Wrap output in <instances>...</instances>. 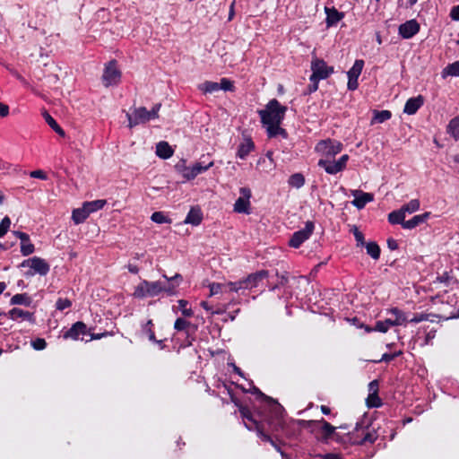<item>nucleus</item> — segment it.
Segmentation results:
<instances>
[{
    "label": "nucleus",
    "mask_w": 459,
    "mask_h": 459,
    "mask_svg": "<svg viewBox=\"0 0 459 459\" xmlns=\"http://www.w3.org/2000/svg\"><path fill=\"white\" fill-rule=\"evenodd\" d=\"M273 412L264 418L267 424L273 431H281L289 437H296L300 433L301 428H311L315 420L284 419V408L279 403H273Z\"/></svg>",
    "instance_id": "obj_1"
},
{
    "label": "nucleus",
    "mask_w": 459,
    "mask_h": 459,
    "mask_svg": "<svg viewBox=\"0 0 459 459\" xmlns=\"http://www.w3.org/2000/svg\"><path fill=\"white\" fill-rule=\"evenodd\" d=\"M377 437L378 435L376 429L369 424L367 420H362L356 423L354 429L347 433L346 437H342L341 442L362 446L373 444Z\"/></svg>",
    "instance_id": "obj_2"
},
{
    "label": "nucleus",
    "mask_w": 459,
    "mask_h": 459,
    "mask_svg": "<svg viewBox=\"0 0 459 459\" xmlns=\"http://www.w3.org/2000/svg\"><path fill=\"white\" fill-rule=\"evenodd\" d=\"M287 107L281 105L276 100L273 99L265 105L264 109L258 110L259 117L263 125L281 123L284 119Z\"/></svg>",
    "instance_id": "obj_3"
},
{
    "label": "nucleus",
    "mask_w": 459,
    "mask_h": 459,
    "mask_svg": "<svg viewBox=\"0 0 459 459\" xmlns=\"http://www.w3.org/2000/svg\"><path fill=\"white\" fill-rule=\"evenodd\" d=\"M161 104H155L149 111L144 107L134 108L131 112L126 113L128 126L133 128L140 124H144L152 119L159 117V111Z\"/></svg>",
    "instance_id": "obj_4"
},
{
    "label": "nucleus",
    "mask_w": 459,
    "mask_h": 459,
    "mask_svg": "<svg viewBox=\"0 0 459 459\" xmlns=\"http://www.w3.org/2000/svg\"><path fill=\"white\" fill-rule=\"evenodd\" d=\"M268 276V272L264 270L247 275L237 281H229L230 290L236 293H243L245 290H252L259 285V282Z\"/></svg>",
    "instance_id": "obj_5"
},
{
    "label": "nucleus",
    "mask_w": 459,
    "mask_h": 459,
    "mask_svg": "<svg viewBox=\"0 0 459 459\" xmlns=\"http://www.w3.org/2000/svg\"><path fill=\"white\" fill-rule=\"evenodd\" d=\"M387 314H391L393 316L386 318L384 321H377L376 323L375 328L366 326V332L370 333L372 331H377L381 333H386L390 327L403 325L407 322L405 314L397 307H393L387 310Z\"/></svg>",
    "instance_id": "obj_6"
},
{
    "label": "nucleus",
    "mask_w": 459,
    "mask_h": 459,
    "mask_svg": "<svg viewBox=\"0 0 459 459\" xmlns=\"http://www.w3.org/2000/svg\"><path fill=\"white\" fill-rule=\"evenodd\" d=\"M21 266L30 268V271L26 273L27 276H33L35 274L45 276L50 270V266L46 260L39 256H33L24 260L21 264Z\"/></svg>",
    "instance_id": "obj_7"
},
{
    "label": "nucleus",
    "mask_w": 459,
    "mask_h": 459,
    "mask_svg": "<svg viewBox=\"0 0 459 459\" xmlns=\"http://www.w3.org/2000/svg\"><path fill=\"white\" fill-rule=\"evenodd\" d=\"M121 71L117 67V61L111 60L105 65L101 76L102 83L105 87L117 85L121 80Z\"/></svg>",
    "instance_id": "obj_8"
},
{
    "label": "nucleus",
    "mask_w": 459,
    "mask_h": 459,
    "mask_svg": "<svg viewBox=\"0 0 459 459\" xmlns=\"http://www.w3.org/2000/svg\"><path fill=\"white\" fill-rule=\"evenodd\" d=\"M239 412L244 420L245 426L249 430H256L257 436L262 438L264 441L273 443V438L265 434L260 428L259 423L256 420L254 419L253 414L249 411L248 408L241 406L239 408Z\"/></svg>",
    "instance_id": "obj_9"
},
{
    "label": "nucleus",
    "mask_w": 459,
    "mask_h": 459,
    "mask_svg": "<svg viewBox=\"0 0 459 459\" xmlns=\"http://www.w3.org/2000/svg\"><path fill=\"white\" fill-rule=\"evenodd\" d=\"M182 162L185 163V160H183ZM212 166L213 161L211 160L208 163H205L204 161H198L195 162L192 167H186L184 164H177L176 168L182 172V175L186 179L191 180L194 179L199 174L205 172Z\"/></svg>",
    "instance_id": "obj_10"
},
{
    "label": "nucleus",
    "mask_w": 459,
    "mask_h": 459,
    "mask_svg": "<svg viewBox=\"0 0 459 459\" xmlns=\"http://www.w3.org/2000/svg\"><path fill=\"white\" fill-rule=\"evenodd\" d=\"M315 229V225L312 221H307L305 227L294 232L289 240V245L291 247H299L309 237L312 235Z\"/></svg>",
    "instance_id": "obj_11"
},
{
    "label": "nucleus",
    "mask_w": 459,
    "mask_h": 459,
    "mask_svg": "<svg viewBox=\"0 0 459 459\" xmlns=\"http://www.w3.org/2000/svg\"><path fill=\"white\" fill-rule=\"evenodd\" d=\"M313 79L325 80L333 73V67L328 66L323 59L315 58L311 62Z\"/></svg>",
    "instance_id": "obj_12"
},
{
    "label": "nucleus",
    "mask_w": 459,
    "mask_h": 459,
    "mask_svg": "<svg viewBox=\"0 0 459 459\" xmlns=\"http://www.w3.org/2000/svg\"><path fill=\"white\" fill-rule=\"evenodd\" d=\"M239 193L241 196L238 197L234 204V212L249 214L251 190L247 187H241Z\"/></svg>",
    "instance_id": "obj_13"
},
{
    "label": "nucleus",
    "mask_w": 459,
    "mask_h": 459,
    "mask_svg": "<svg viewBox=\"0 0 459 459\" xmlns=\"http://www.w3.org/2000/svg\"><path fill=\"white\" fill-rule=\"evenodd\" d=\"M420 31V23L415 20L411 19L404 23H402L398 28L399 35L405 39H411Z\"/></svg>",
    "instance_id": "obj_14"
},
{
    "label": "nucleus",
    "mask_w": 459,
    "mask_h": 459,
    "mask_svg": "<svg viewBox=\"0 0 459 459\" xmlns=\"http://www.w3.org/2000/svg\"><path fill=\"white\" fill-rule=\"evenodd\" d=\"M163 278L166 279L167 282H161L162 292H165L168 296H174L177 294V289L181 283L183 278L179 273H176L174 276L169 278L163 274Z\"/></svg>",
    "instance_id": "obj_15"
},
{
    "label": "nucleus",
    "mask_w": 459,
    "mask_h": 459,
    "mask_svg": "<svg viewBox=\"0 0 459 459\" xmlns=\"http://www.w3.org/2000/svg\"><path fill=\"white\" fill-rule=\"evenodd\" d=\"M316 149L325 153L326 156L333 157L342 151V145L341 143L338 142L325 140L321 141L317 144Z\"/></svg>",
    "instance_id": "obj_16"
},
{
    "label": "nucleus",
    "mask_w": 459,
    "mask_h": 459,
    "mask_svg": "<svg viewBox=\"0 0 459 459\" xmlns=\"http://www.w3.org/2000/svg\"><path fill=\"white\" fill-rule=\"evenodd\" d=\"M87 334V326L82 322H76L72 327L65 332L64 338L73 340H83L84 335Z\"/></svg>",
    "instance_id": "obj_17"
},
{
    "label": "nucleus",
    "mask_w": 459,
    "mask_h": 459,
    "mask_svg": "<svg viewBox=\"0 0 459 459\" xmlns=\"http://www.w3.org/2000/svg\"><path fill=\"white\" fill-rule=\"evenodd\" d=\"M351 193L355 197L351 204L359 210L363 209L368 203L374 200V195L370 193H365L360 190H353Z\"/></svg>",
    "instance_id": "obj_18"
},
{
    "label": "nucleus",
    "mask_w": 459,
    "mask_h": 459,
    "mask_svg": "<svg viewBox=\"0 0 459 459\" xmlns=\"http://www.w3.org/2000/svg\"><path fill=\"white\" fill-rule=\"evenodd\" d=\"M325 13L326 14L325 23L327 28L336 26L345 16L344 13L339 12L335 7L325 6Z\"/></svg>",
    "instance_id": "obj_19"
},
{
    "label": "nucleus",
    "mask_w": 459,
    "mask_h": 459,
    "mask_svg": "<svg viewBox=\"0 0 459 459\" xmlns=\"http://www.w3.org/2000/svg\"><path fill=\"white\" fill-rule=\"evenodd\" d=\"M423 104L424 98L421 95L410 98L404 105L403 112L407 115H414Z\"/></svg>",
    "instance_id": "obj_20"
},
{
    "label": "nucleus",
    "mask_w": 459,
    "mask_h": 459,
    "mask_svg": "<svg viewBox=\"0 0 459 459\" xmlns=\"http://www.w3.org/2000/svg\"><path fill=\"white\" fill-rule=\"evenodd\" d=\"M8 317L12 320H26L31 324L35 323V317L33 313H30L29 311H24L18 307H13L8 312Z\"/></svg>",
    "instance_id": "obj_21"
},
{
    "label": "nucleus",
    "mask_w": 459,
    "mask_h": 459,
    "mask_svg": "<svg viewBox=\"0 0 459 459\" xmlns=\"http://www.w3.org/2000/svg\"><path fill=\"white\" fill-rule=\"evenodd\" d=\"M316 424H321V430H322L324 438L328 439V438L333 437L337 441L341 442L342 437H340V435L338 433H335V428L333 425H331L329 422H327L326 420L322 419L319 421H315L314 425H316Z\"/></svg>",
    "instance_id": "obj_22"
},
{
    "label": "nucleus",
    "mask_w": 459,
    "mask_h": 459,
    "mask_svg": "<svg viewBox=\"0 0 459 459\" xmlns=\"http://www.w3.org/2000/svg\"><path fill=\"white\" fill-rule=\"evenodd\" d=\"M281 124V123H273L263 125L266 129V133L269 138H273L278 135L281 136L283 139L288 138V133L284 128L280 126Z\"/></svg>",
    "instance_id": "obj_23"
},
{
    "label": "nucleus",
    "mask_w": 459,
    "mask_h": 459,
    "mask_svg": "<svg viewBox=\"0 0 459 459\" xmlns=\"http://www.w3.org/2000/svg\"><path fill=\"white\" fill-rule=\"evenodd\" d=\"M254 149L255 144L251 138H245L238 148L237 157L245 160Z\"/></svg>",
    "instance_id": "obj_24"
},
{
    "label": "nucleus",
    "mask_w": 459,
    "mask_h": 459,
    "mask_svg": "<svg viewBox=\"0 0 459 459\" xmlns=\"http://www.w3.org/2000/svg\"><path fill=\"white\" fill-rule=\"evenodd\" d=\"M318 166L325 170L327 174L335 175L338 172L342 171L337 161H331L329 160L320 159L318 160Z\"/></svg>",
    "instance_id": "obj_25"
},
{
    "label": "nucleus",
    "mask_w": 459,
    "mask_h": 459,
    "mask_svg": "<svg viewBox=\"0 0 459 459\" xmlns=\"http://www.w3.org/2000/svg\"><path fill=\"white\" fill-rule=\"evenodd\" d=\"M203 214L200 208L192 207L188 212L184 223L197 226L202 222Z\"/></svg>",
    "instance_id": "obj_26"
},
{
    "label": "nucleus",
    "mask_w": 459,
    "mask_h": 459,
    "mask_svg": "<svg viewBox=\"0 0 459 459\" xmlns=\"http://www.w3.org/2000/svg\"><path fill=\"white\" fill-rule=\"evenodd\" d=\"M430 216V212H426L422 214L413 216L411 220L406 221L403 223V229L412 230L421 223H424Z\"/></svg>",
    "instance_id": "obj_27"
},
{
    "label": "nucleus",
    "mask_w": 459,
    "mask_h": 459,
    "mask_svg": "<svg viewBox=\"0 0 459 459\" xmlns=\"http://www.w3.org/2000/svg\"><path fill=\"white\" fill-rule=\"evenodd\" d=\"M155 152L160 159L167 160L173 155L174 151L167 142L161 141L156 144Z\"/></svg>",
    "instance_id": "obj_28"
},
{
    "label": "nucleus",
    "mask_w": 459,
    "mask_h": 459,
    "mask_svg": "<svg viewBox=\"0 0 459 459\" xmlns=\"http://www.w3.org/2000/svg\"><path fill=\"white\" fill-rule=\"evenodd\" d=\"M446 132L455 141L459 140V114L449 121L446 127Z\"/></svg>",
    "instance_id": "obj_29"
},
{
    "label": "nucleus",
    "mask_w": 459,
    "mask_h": 459,
    "mask_svg": "<svg viewBox=\"0 0 459 459\" xmlns=\"http://www.w3.org/2000/svg\"><path fill=\"white\" fill-rule=\"evenodd\" d=\"M210 296H214L219 293H229L232 292L230 290L229 281L224 283L212 282L209 284Z\"/></svg>",
    "instance_id": "obj_30"
},
{
    "label": "nucleus",
    "mask_w": 459,
    "mask_h": 459,
    "mask_svg": "<svg viewBox=\"0 0 459 459\" xmlns=\"http://www.w3.org/2000/svg\"><path fill=\"white\" fill-rule=\"evenodd\" d=\"M89 215L90 213L82 204L81 208H77L73 211L72 219L75 224H80L82 223L89 217Z\"/></svg>",
    "instance_id": "obj_31"
},
{
    "label": "nucleus",
    "mask_w": 459,
    "mask_h": 459,
    "mask_svg": "<svg viewBox=\"0 0 459 459\" xmlns=\"http://www.w3.org/2000/svg\"><path fill=\"white\" fill-rule=\"evenodd\" d=\"M144 286H148L149 297H156L160 293L162 292L161 281H149L147 280H143Z\"/></svg>",
    "instance_id": "obj_32"
},
{
    "label": "nucleus",
    "mask_w": 459,
    "mask_h": 459,
    "mask_svg": "<svg viewBox=\"0 0 459 459\" xmlns=\"http://www.w3.org/2000/svg\"><path fill=\"white\" fill-rule=\"evenodd\" d=\"M31 302L32 299L27 293L15 294L10 300L12 305H23L26 307H30Z\"/></svg>",
    "instance_id": "obj_33"
},
{
    "label": "nucleus",
    "mask_w": 459,
    "mask_h": 459,
    "mask_svg": "<svg viewBox=\"0 0 459 459\" xmlns=\"http://www.w3.org/2000/svg\"><path fill=\"white\" fill-rule=\"evenodd\" d=\"M406 215L403 213V212L399 209L391 212L388 214V221L391 224H401L403 228V223L406 221L405 219Z\"/></svg>",
    "instance_id": "obj_34"
},
{
    "label": "nucleus",
    "mask_w": 459,
    "mask_h": 459,
    "mask_svg": "<svg viewBox=\"0 0 459 459\" xmlns=\"http://www.w3.org/2000/svg\"><path fill=\"white\" fill-rule=\"evenodd\" d=\"M198 90L204 94H211L220 91L219 82L205 81L198 85Z\"/></svg>",
    "instance_id": "obj_35"
},
{
    "label": "nucleus",
    "mask_w": 459,
    "mask_h": 459,
    "mask_svg": "<svg viewBox=\"0 0 459 459\" xmlns=\"http://www.w3.org/2000/svg\"><path fill=\"white\" fill-rule=\"evenodd\" d=\"M106 203V200L99 199L91 202H85L83 205L85 206V209H87L88 212L91 214L99 210H101L105 206Z\"/></svg>",
    "instance_id": "obj_36"
},
{
    "label": "nucleus",
    "mask_w": 459,
    "mask_h": 459,
    "mask_svg": "<svg viewBox=\"0 0 459 459\" xmlns=\"http://www.w3.org/2000/svg\"><path fill=\"white\" fill-rule=\"evenodd\" d=\"M364 66V61L361 59H357L352 67L347 72V76L351 78H357L360 75L362 69Z\"/></svg>",
    "instance_id": "obj_37"
},
{
    "label": "nucleus",
    "mask_w": 459,
    "mask_h": 459,
    "mask_svg": "<svg viewBox=\"0 0 459 459\" xmlns=\"http://www.w3.org/2000/svg\"><path fill=\"white\" fill-rule=\"evenodd\" d=\"M252 394L259 395L262 398L263 402L265 403V408H266V410H268V414L273 412V405H272V403H277L275 400H273V398H271V397L265 395L264 394H263L255 386L253 387Z\"/></svg>",
    "instance_id": "obj_38"
},
{
    "label": "nucleus",
    "mask_w": 459,
    "mask_h": 459,
    "mask_svg": "<svg viewBox=\"0 0 459 459\" xmlns=\"http://www.w3.org/2000/svg\"><path fill=\"white\" fill-rule=\"evenodd\" d=\"M392 117V113L389 110H375L374 117L371 120V124L375 123H384L386 120L390 119Z\"/></svg>",
    "instance_id": "obj_39"
},
{
    "label": "nucleus",
    "mask_w": 459,
    "mask_h": 459,
    "mask_svg": "<svg viewBox=\"0 0 459 459\" xmlns=\"http://www.w3.org/2000/svg\"><path fill=\"white\" fill-rule=\"evenodd\" d=\"M43 117L47 124L59 135L64 136L65 131L61 128V126L57 124V122L48 113L44 112Z\"/></svg>",
    "instance_id": "obj_40"
},
{
    "label": "nucleus",
    "mask_w": 459,
    "mask_h": 459,
    "mask_svg": "<svg viewBox=\"0 0 459 459\" xmlns=\"http://www.w3.org/2000/svg\"><path fill=\"white\" fill-rule=\"evenodd\" d=\"M288 183L292 187L300 188L305 184V178L301 173H295L289 178Z\"/></svg>",
    "instance_id": "obj_41"
},
{
    "label": "nucleus",
    "mask_w": 459,
    "mask_h": 459,
    "mask_svg": "<svg viewBox=\"0 0 459 459\" xmlns=\"http://www.w3.org/2000/svg\"><path fill=\"white\" fill-rule=\"evenodd\" d=\"M420 203L419 199H412L406 204L403 205L400 209L403 212V213L406 215V213H413L417 212L420 209Z\"/></svg>",
    "instance_id": "obj_42"
},
{
    "label": "nucleus",
    "mask_w": 459,
    "mask_h": 459,
    "mask_svg": "<svg viewBox=\"0 0 459 459\" xmlns=\"http://www.w3.org/2000/svg\"><path fill=\"white\" fill-rule=\"evenodd\" d=\"M152 321L149 320L143 327V333L147 335L148 339L155 343L161 344L162 341H158L155 337L154 332L152 331Z\"/></svg>",
    "instance_id": "obj_43"
},
{
    "label": "nucleus",
    "mask_w": 459,
    "mask_h": 459,
    "mask_svg": "<svg viewBox=\"0 0 459 459\" xmlns=\"http://www.w3.org/2000/svg\"><path fill=\"white\" fill-rule=\"evenodd\" d=\"M443 77L446 76H459V62H454L448 65L442 72Z\"/></svg>",
    "instance_id": "obj_44"
},
{
    "label": "nucleus",
    "mask_w": 459,
    "mask_h": 459,
    "mask_svg": "<svg viewBox=\"0 0 459 459\" xmlns=\"http://www.w3.org/2000/svg\"><path fill=\"white\" fill-rule=\"evenodd\" d=\"M367 254L373 259L377 260L380 256V247L376 242H368L366 245Z\"/></svg>",
    "instance_id": "obj_45"
},
{
    "label": "nucleus",
    "mask_w": 459,
    "mask_h": 459,
    "mask_svg": "<svg viewBox=\"0 0 459 459\" xmlns=\"http://www.w3.org/2000/svg\"><path fill=\"white\" fill-rule=\"evenodd\" d=\"M367 405L368 408H379L382 405V401L379 398L378 394H368Z\"/></svg>",
    "instance_id": "obj_46"
},
{
    "label": "nucleus",
    "mask_w": 459,
    "mask_h": 459,
    "mask_svg": "<svg viewBox=\"0 0 459 459\" xmlns=\"http://www.w3.org/2000/svg\"><path fill=\"white\" fill-rule=\"evenodd\" d=\"M148 286H144L143 281H142L136 287L134 292V296L138 299H143L149 297Z\"/></svg>",
    "instance_id": "obj_47"
},
{
    "label": "nucleus",
    "mask_w": 459,
    "mask_h": 459,
    "mask_svg": "<svg viewBox=\"0 0 459 459\" xmlns=\"http://www.w3.org/2000/svg\"><path fill=\"white\" fill-rule=\"evenodd\" d=\"M152 221L158 224L171 223V220L168 218L162 212H155L152 214Z\"/></svg>",
    "instance_id": "obj_48"
},
{
    "label": "nucleus",
    "mask_w": 459,
    "mask_h": 459,
    "mask_svg": "<svg viewBox=\"0 0 459 459\" xmlns=\"http://www.w3.org/2000/svg\"><path fill=\"white\" fill-rule=\"evenodd\" d=\"M35 250L34 245L30 242V238L28 240L22 241L21 243V253L22 255L27 256L30 254H32Z\"/></svg>",
    "instance_id": "obj_49"
},
{
    "label": "nucleus",
    "mask_w": 459,
    "mask_h": 459,
    "mask_svg": "<svg viewBox=\"0 0 459 459\" xmlns=\"http://www.w3.org/2000/svg\"><path fill=\"white\" fill-rule=\"evenodd\" d=\"M220 90H222L224 91H234L235 86L232 81H230L228 78H221V82H219Z\"/></svg>",
    "instance_id": "obj_50"
},
{
    "label": "nucleus",
    "mask_w": 459,
    "mask_h": 459,
    "mask_svg": "<svg viewBox=\"0 0 459 459\" xmlns=\"http://www.w3.org/2000/svg\"><path fill=\"white\" fill-rule=\"evenodd\" d=\"M179 309L181 310V313L186 317H190L193 316L194 312L191 308L187 307L188 301L186 299H179L178 301Z\"/></svg>",
    "instance_id": "obj_51"
},
{
    "label": "nucleus",
    "mask_w": 459,
    "mask_h": 459,
    "mask_svg": "<svg viewBox=\"0 0 459 459\" xmlns=\"http://www.w3.org/2000/svg\"><path fill=\"white\" fill-rule=\"evenodd\" d=\"M11 220L8 216L3 218L0 222V238H3L9 230Z\"/></svg>",
    "instance_id": "obj_52"
},
{
    "label": "nucleus",
    "mask_w": 459,
    "mask_h": 459,
    "mask_svg": "<svg viewBox=\"0 0 459 459\" xmlns=\"http://www.w3.org/2000/svg\"><path fill=\"white\" fill-rule=\"evenodd\" d=\"M190 325V322L184 318L178 317L174 323V328L177 331H184Z\"/></svg>",
    "instance_id": "obj_53"
},
{
    "label": "nucleus",
    "mask_w": 459,
    "mask_h": 459,
    "mask_svg": "<svg viewBox=\"0 0 459 459\" xmlns=\"http://www.w3.org/2000/svg\"><path fill=\"white\" fill-rule=\"evenodd\" d=\"M72 306V302L68 299H58L56 302V308L63 311Z\"/></svg>",
    "instance_id": "obj_54"
},
{
    "label": "nucleus",
    "mask_w": 459,
    "mask_h": 459,
    "mask_svg": "<svg viewBox=\"0 0 459 459\" xmlns=\"http://www.w3.org/2000/svg\"><path fill=\"white\" fill-rule=\"evenodd\" d=\"M31 346L36 351H42L47 347V342L43 338H36L31 341Z\"/></svg>",
    "instance_id": "obj_55"
},
{
    "label": "nucleus",
    "mask_w": 459,
    "mask_h": 459,
    "mask_svg": "<svg viewBox=\"0 0 459 459\" xmlns=\"http://www.w3.org/2000/svg\"><path fill=\"white\" fill-rule=\"evenodd\" d=\"M352 232L357 241V245L363 246L365 244L363 233L360 232L356 226L353 227Z\"/></svg>",
    "instance_id": "obj_56"
},
{
    "label": "nucleus",
    "mask_w": 459,
    "mask_h": 459,
    "mask_svg": "<svg viewBox=\"0 0 459 459\" xmlns=\"http://www.w3.org/2000/svg\"><path fill=\"white\" fill-rule=\"evenodd\" d=\"M30 178H39V179H41V180H47L48 179V176H47L46 172L41 170V169H37V170L31 171L30 173Z\"/></svg>",
    "instance_id": "obj_57"
},
{
    "label": "nucleus",
    "mask_w": 459,
    "mask_h": 459,
    "mask_svg": "<svg viewBox=\"0 0 459 459\" xmlns=\"http://www.w3.org/2000/svg\"><path fill=\"white\" fill-rule=\"evenodd\" d=\"M309 81H310V83L307 86V92L308 93H313V92L317 91V89H318V82H319L320 80L313 79V76L310 75Z\"/></svg>",
    "instance_id": "obj_58"
},
{
    "label": "nucleus",
    "mask_w": 459,
    "mask_h": 459,
    "mask_svg": "<svg viewBox=\"0 0 459 459\" xmlns=\"http://www.w3.org/2000/svg\"><path fill=\"white\" fill-rule=\"evenodd\" d=\"M401 354H402L401 351L394 352V353H385L382 355V358L379 361L389 362V361L394 359L396 357H398Z\"/></svg>",
    "instance_id": "obj_59"
},
{
    "label": "nucleus",
    "mask_w": 459,
    "mask_h": 459,
    "mask_svg": "<svg viewBox=\"0 0 459 459\" xmlns=\"http://www.w3.org/2000/svg\"><path fill=\"white\" fill-rule=\"evenodd\" d=\"M426 320H428V315L424 314V313H420V314H416L410 320L407 319V322L417 324V323H420V322H422V321H426Z\"/></svg>",
    "instance_id": "obj_60"
},
{
    "label": "nucleus",
    "mask_w": 459,
    "mask_h": 459,
    "mask_svg": "<svg viewBox=\"0 0 459 459\" xmlns=\"http://www.w3.org/2000/svg\"><path fill=\"white\" fill-rule=\"evenodd\" d=\"M358 87H359L358 79L348 77V83H347L348 90L355 91L358 89Z\"/></svg>",
    "instance_id": "obj_61"
},
{
    "label": "nucleus",
    "mask_w": 459,
    "mask_h": 459,
    "mask_svg": "<svg viewBox=\"0 0 459 459\" xmlns=\"http://www.w3.org/2000/svg\"><path fill=\"white\" fill-rule=\"evenodd\" d=\"M368 392H369V394H377L378 393L377 380H373L368 384Z\"/></svg>",
    "instance_id": "obj_62"
},
{
    "label": "nucleus",
    "mask_w": 459,
    "mask_h": 459,
    "mask_svg": "<svg viewBox=\"0 0 459 459\" xmlns=\"http://www.w3.org/2000/svg\"><path fill=\"white\" fill-rule=\"evenodd\" d=\"M450 17L454 21H459V4L451 9Z\"/></svg>",
    "instance_id": "obj_63"
},
{
    "label": "nucleus",
    "mask_w": 459,
    "mask_h": 459,
    "mask_svg": "<svg viewBox=\"0 0 459 459\" xmlns=\"http://www.w3.org/2000/svg\"><path fill=\"white\" fill-rule=\"evenodd\" d=\"M9 114V107L6 104L0 102V117H5Z\"/></svg>",
    "instance_id": "obj_64"
}]
</instances>
